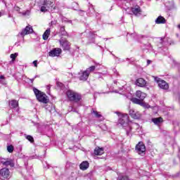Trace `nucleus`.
I'll return each mask as SVG.
<instances>
[{
  "mask_svg": "<svg viewBox=\"0 0 180 180\" xmlns=\"http://www.w3.org/2000/svg\"><path fill=\"white\" fill-rule=\"evenodd\" d=\"M66 96L69 102H75V103H78L82 99V96L79 93L72 90H68Z\"/></svg>",
  "mask_w": 180,
  "mask_h": 180,
  "instance_id": "1",
  "label": "nucleus"
},
{
  "mask_svg": "<svg viewBox=\"0 0 180 180\" xmlns=\"http://www.w3.org/2000/svg\"><path fill=\"white\" fill-rule=\"evenodd\" d=\"M33 92L37 98V100L39 102L45 104L49 103V97L47 96V94H46L44 92H42L41 91L37 89L35 87L33 88Z\"/></svg>",
  "mask_w": 180,
  "mask_h": 180,
  "instance_id": "2",
  "label": "nucleus"
},
{
  "mask_svg": "<svg viewBox=\"0 0 180 180\" xmlns=\"http://www.w3.org/2000/svg\"><path fill=\"white\" fill-rule=\"evenodd\" d=\"M59 43L62 47L63 51H70L71 49V43L67 40V39L60 38L59 39Z\"/></svg>",
  "mask_w": 180,
  "mask_h": 180,
  "instance_id": "3",
  "label": "nucleus"
},
{
  "mask_svg": "<svg viewBox=\"0 0 180 180\" xmlns=\"http://www.w3.org/2000/svg\"><path fill=\"white\" fill-rule=\"evenodd\" d=\"M155 81L161 89H165V91L169 89V84H168V83L165 80L160 79V77H155Z\"/></svg>",
  "mask_w": 180,
  "mask_h": 180,
  "instance_id": "4",
  "label": "nucleus"
},
{
  "mask_svg": "<svg viewBox=\"0 0 180 180\" xmlns=\"http://www.w3.org/2000/svg\"><path fill=\"white\" fill-rule=\"evenodd\" d=\"M129 120H130L129 115L122 114L118 120V123L119 124H121V126L124 127V126H127V124H129Z\"/></svg>",
  "mask_w": 180,
  "mask_h": 180,
  "instance_id": "5",
  "label": "nucleus"
},
{
  "mask_svg": "<svg viewBox=\"0 0 180 180\" xmlns=\"http://www.w3.org/2000/svg\"><path fill=\"white\" fill-rule=\"evenodd\" d=\"M135 150L139 155H141V154H146V145L143 141H139L138 144L136 145Z\"/></svg>",
  "mask_w": 180,
  "mask_h": 180,
  "instance_id": "6",
  "label": "nucleus"
},
{
  "mask_svg": "<svg viewBox=\"0 0 180 180\" xmlns=\"http://www.w3.org/2000/svg\"><path fill=\"white\" fill-rule=\"evenodd\" d=\"M61 53H63V50H61V49L54 48L51 51H49V54L50 57H58Z\"/></svg>",
  "mask_w": 180,
  "mask_h": 180,
  "instance_id": "7",
  "label": "nucleus"
},
{
  "mask_svg": "<svg viewBox=\"0 0 180 180\" xmlns=\"http://www.w3.org/2000/svg\"><path fill=\"white\" fill-rule=\"evenodd\" d=\"M135 85H136V86H139L140 88H144V86H146L147 85V81L141 77L138 78L135 82Z\"/></svg>",
  "mask_w": 180,
  "mask_h": 180,
  "instance_id": "8",
  "label": "nucleus"
},
{
  "mask_svg": "<svg viewBox=\"0 0 180 180\" xmlns=\"http://www.w3.org/2000/svg\"><path fill=\"white\" fill-rule=\"evenodd\" d=\"M32 33H33V27L30 25H27L22 30L20 34L21 36H26V34H32Z\"/></svg>",
  "mask_w": 180,
  "mask_h": 180,
  "instance_id": "9",
  "label": "nucleus"
},
{
  "mask_svg": "<svg viewBox=\"0 0 180 180\" xmlns=\"http://www.w3.org/2000/svg\"><path fill=\"white\" fill-rule=\"evenodd\" d=\"M0 175L1 176H3V178L7 179L11 175V172L9 171V169L4 167L0 169Z\"/></svg>",
  "mask_w": 180,
  "mask_h": 180,
  "instance_id": "10",
  "label": "nucleus"
},
{
  "mask_svg": "<svg viewBox=\"0 0 180 180\" xmlns=\"http://www.w3.org/2000/svg\"><path fill=\"white\" fill-rule=\"evenodd\" d=\"M129 116L132 117V119H140L141 117V114L139 111H135L134 109L129 110Z\"/></svg>",
  "mask_w": 180,
  "mask_h": 180,
  "instance_id": "11",
  "label": "nucleus"
},
{
  "mask_svg": "<svg viewBox=\"0 0 180 180\" xmlns=\"http://www.w3.org/2000/svg\"><path fill=\"white\" fill-rule=\"evenodd\" d=\"M135 96L141 101H144L147 96V94L140 90H138L135 93Z\"/></svg>",
  "mask_w": 180,
  "mask_h": 180,
  "instance_id": "12",
  "label": "nucleus"
},
{
  "mask_svg": "<svg viewBox=\"0 0 180 180\" xmlns=\"http://www.w3.org/2000/svg\"><path fill=\"white\" fill-rule=\"evenodd\" d=\"M42 5L45 6V8L50 9V8H53V10H56V6H53V1L50 0H44L42 2Z\"/></svg>",
  "mask_w": 180,
  "mask_h": 180,
  "instance_id": "13",
  "label": "nucleus"
},
{
  "mask_svg": "<svg viewBox=\"0 0 180 180\" xmlns=\"http://www.w3.org/2000/svg\"><path fill=\"white\" fill-rule=\"evenodd\" d=\"M151 122L156 126H160L161 123H164V118L162 117L152 118Z\"/></svg>",
  "mask_w": 180,
  "mask_h": 180,
  "instance_id": "14",
  "label": "nucleus"
},
{
  "mask_svg": "<svg viewBox=\"0 0 180 180\" xmlns=\"http://www.w3.org/2000/svg\"><path fill=\"white\" fill-rule=\"evenodd\" d=\"M8 105L11 109H16V108H19V101L16 100H11L9 101Z\"/></svg>",
  "mask_w": 180,
  "mask_h": 180,
  "instance_id": "15",
  "label": "nucleus"
},
{
  "mask_svg": "<svg viewBox=\"0 0 180 180\" xmlns=\"http://www.w3.org/2000/svg\"><path fill=\"white\" fill-rule=\"evenodd\" d=\"M105 153V149L101 147H96L94 149V155H103Z\"/></svg>",
  "mask_w": 180,
  "mask_h": 180,
  "instance_id": "16",
  "label": "nucleus"
},
{
  "mask_svg": "<svg viewBox=\"0 0 180 180\" xmlns=\"http://www.w3.org/2000/svg\"><path fill=\"white\" fill-rule=\"evenodd\" d=\"M165 23H167V20L163 16L160 15L155 20L156 25H164Z\"/></svg>",
  "mask_w": 180,
  "mask_h": 180,
  "instance_id": "17",
  "label": "nucleus"
},
{
  "mask_svg": "<svg viewBox=\"0 0 180 180\" xmlns=\"http://www.w3.org/2000/svg\"><path fill=\"white\" fill-rule=\"evenodd\" d=\"M89 168V162L88 161H83L79 165V169H82V171H86Z\"/></svg>",
  "mask_w": 180,
  "mask_h": 180,
  "instance_id": "18",
  "label": "nucleus"
},
{
  "mask_svg": "<svg viewBox=\"0 0 180 180\" xmlns=\"http://www.w3.org/2000/svg\"><path fill=\"white\" fill-rule=\"evenodd\" d=\"M89 77V72L84 70L79 77L80 81H86Z\"/></svg>",
  "mask_w": 180,
  "mask_h": 180,
  "instance_id": "19",
  "label": "nucleus"
},
{
  "mask_svg": "<svg viewBox=\"0 0 180 180\" xmlns=\"http://www.w3.org/2000/svg\"><path fill=\"white\" fill-rule=\"evenodd\" d=\"M3 165L4 167H11V168H13V167H15V161L12 159L7 158V161H6Z\"/></svg>",
  "mask_w": 180,
  "mask_h": 180,
  "instance_id": "20",
  "label": "nucleus"
},
{
  "mask_svg": "<svg viewBox=\"0 0 180 180\" xmlns=\"http://www.w3.org/2000/svg\"><path fill=\"white\" fill-rule=\"evenodd\" d=\"M131 11L132 13L135 15V16H137L139 13H141V8L139 6H136L134 8H131Z\"/></svg>",
  "mask_w": 180,
  "mask_h": 180,
  "instance_id": "21",
  "label": "nucleus"
},
{
  "mask_svg": "<svg viewBox=\"0 0 180 180\" xmlns=\"http://www.w3.org/2000/svg\"><path fill=\"white\" fill-rule=\"evenodd\" d=\"M131 101L132 103H135V105H140L141 106H143V100L140 98H137L136 97H134L131 99Z\"/></svg>",
  "mask_w": 180,
  "mask_h": 180,
  "instance_id": "22",
  "label": "nucleus"
},
{
  "mask_svg": "<svg viewBox=\"0 0 180 180\" xmlns=\"http://www.w3.org/2000/svg\"><path fill=\"white\" fill-rule=\"evenodd\" d=\"M51 30H50V29H47L45 32H44V33L43 34V35H42V39H43V40H47L48 39H49V36H50V33H51Z\"/></svg>",
  "mask_w": 180,
  "mask_h": 180,
  "instance_id": "23",
  "label": "nucleus"
},
{
  "mask_svg": "<svg viewBox=\"0 0 180 180\" xmlns=\"http://www.w3.org/2000/svg\"><path fill=\"white\" fill-rule=\"evenodd\" d=\"M59 33H60V34L62 36H67L68 34L65 32V26L64 25H61L60 27V31Z\"/></svg>",
  "mask_w": 180,
  "mask_h": 180,
  "instance_id": "24",
  "label": "nucleus"
},
{
  "mask_svg": "<svg viewBox=\"0 0 180 180\" xmlns=\"http://www.w3.org/2000/svg\"><path fill=\"white\" fill-rule=\"evenodd\" d=\"M95 68H96V67L94 66V65H92V66L88 68L86 70V71L87 72H89V75H90L91 72H94V71H95Z\"/></svg>",
  "mask_w": 180,
  "mask_h": 180,
  "instance_id": "25",
  "label": "nucleus"
},
{
  "mask_svg": "<svg viewBox=\"0 0 180 180\" xmlns=\"http://www.w3.org/2000/svg\"><path fill=\"white\" fill-rule=\"evenodd\" d=\"M18 53L11 54L10 57L12 59L13 62L16 60V57H18Z\"/></svg>",
  "mask_w": 180,
  "mask_h": 180,
  "instance_id": "26",
  "label": "nucleus"
},
{
  "mask_svg": "<svg viewBox=\"0 0 180 180\" xmlns=\"http://www.w3.org/2000/svg\"><path fill=\"white\" fill-rule=\"evenodd\" d=\"M27 140H28V141H30V143H34V139L33 138V136H30V135H27L26 136Z\"/></svg>",
  "mask_w": 180,
  "mask_h": 180,
  "instance_id": "27",
  "label": "nucleus"
},
{
  "mask_svg": "<svg viewBox=\"0 0 180 180\" xmlns=\"http://www.w3.org/2000/svg\"><path fill=\"white\" fill-rule=\"evenodd\" d=\"M41 12H44L46 13V12H49V9L45 6L42 5L40 9Z\"/></svg>",
  "mask_w": 180,
  "mask_h": 180,
  "instance_id": "28",
  "label": "nucleus"
},
{
  "mask_svg": "<svg viewBox=\"0 0 180 180\" xmlns=\"http://www.w3.org/2000/svg\"><path fill=\"white\" fill-rule=\"evenodd\" d=\"M13 150H14V148H13V146L12 145H10L7 147V151H8L9 153H13Z\"/></svg>",
  "mask_w": 180,
  "mask_h": 180,
  "instance_id": "29",
  "label": "nucleus"
},
{
  "mask_svg": "<svg viewBox=\"0 0 180 180\" xmlns=\"http://www.w3.org/2000/svg\"><path fill=\"white\" fill-rule=\"evenodd\" d=\"M92 113L95 115L96 117H102V115L98 112V111L93 110Z\"/></svg>",
  "mask_w": 180,
  "mask_h": 180,
  "instance_id": "30",
  "label": "nucleus"
},
{
  "mask_svg": "<svg viewBox=\"0 0 180 180\" xmlns=\"http://www.w3.org/2000/svg\"><path fill=\"white\" fill-rule=\"evenodd\" d=\"M8 161V159L0 158V162L2 164V165H4L5 162Z\"/></svg>",
  "mask_w": 180,
  "mask_h": 180,
  "instance_id": "31",
  "label": "nucleus"
},
{
  "mask_svg": "<svg viewBox=\"0 0 180 180\" xmlns=\"http://www.w3.org/2000/svg\"><path fill=\"white\" fill-rule=\"evenodd\" d=\"M14 9H15V11H17V12H19L20 11V7L19 6H15Z\"/></svg>",
  "mask_w": 180,
  "mask_h": 180,
  "instance_id": "32",
  "label": "nucleus"
},
{
  "mask_svg": "<svg viewBox=\"0 0 180 180\" xmlns=\"http://www.w3.org/2000/svg\"><path fill=\"white\" fill-rule=\"evenodd\" d=\"M33 64H34V67H37V60H34Z\"/></svg>",
  "mask_w": 180,
  "mask_h": 180,
  "instance_id": "33",
  "label": "nucleus"
},
{
  "mask_svg": "<svg viewBox=\"0 0 180 180\" xmlns=\"http://www.w3.org/2000/svg\"><path fill=\"white\" fill-rule=\"evenodd\" d=\"M147 64H148V65H150V64H151V60H147Z\"/></svg>",
  "mask_w": 180,
  "mask_h": 180,
  "instance_id": "34",
  "label": "nucleus"
},
{
  "mask_svg": "<svg viewBox=\"0 0 180 180\" xmlns=\"http://www.w3.org/2000/svg\"><path fill=\"white\" fill-rule=\"evenodd\" d=\"M0 79H5V76L1 75L0 76Z\"/></svg>",
  "mask_w": 180,
  "mask_h": 180,
  "instance_id": "35",
  "label": "nucleus"
},
{
  "mask_svg": "<svg viewBox=\"0 0 180 180\" xmlns=\"http://www.w3.org/2000/svg\"><path fill=\"white\" fill-rule=\"evenodd\" d=\"M1 16H2V13L0 12V18H1Z\"/></svg>",
  "mask_w": 180,
  "mask_h": 180,
  "instance_id": "36",
  "label": "nucleus"
},
{
  "mask_svg": "<svg viewBox=\"0 0 180 180\" xmlns=\"http://www.w3.org/2000/svg\"><path fill=\"white\" fill-rule=\"evenodd\" d=\"M127 136H129V131H127Z\"/></svg>",
  "mask_w": 180,
  "mask_h": 180,
  "instance_id": "37",
  "label": "nucleus"
}]
</instances>
